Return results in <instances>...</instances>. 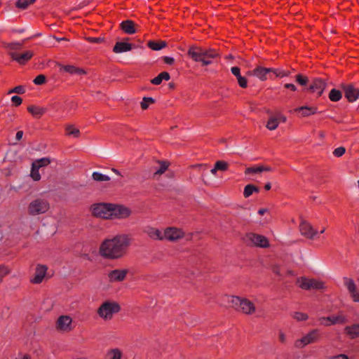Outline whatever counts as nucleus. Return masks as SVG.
<instances>
[{
    "instance_id": "obj_1",
    "label": "nucleus",
    "mask_w": 359,
    "mask_h": 359,
    "mask_svg": "<svg viewBox=\"0 0 359 359\" xmlns=\"http://www.w3.org/2000/svg\"><path fill=\"white\" fill-rule=\"evenodd\" d=\"M130 244V238L128 235H116L102 241L99 248V253L103 258L118 259L126 255Z\"/></svg>"
},
{
    "instance_id": "obj_2",
    "label": "nucleus",
    "mask_w": 359,
    "mask_h": 359,
    "mask_svg": "<svg viewBox=\"0 0 359 359\" xmlns=\"http://www.w3.org/2000/svg\"><path fill=\"white\" fill-rule=\"evenodd\" d=\"M187 55L194 62H201L202 66L211 65L213 62V60L219 56L218 52L215 49H205L197 46H190L188 49Z\"/></svg>"
},
{
    "instance_id": "obj_3",
    "label": "nucleus",
    "mask_w": 359,
    "mask_h": 359,
    "mask_svg": "<svg viewBox=\"0 0 359 359\" xmlns=\"http://www.w3.org/2000/svg\"><path fill=\"white\" fill-rule=\"evenodd\" d=\"M121 311L120 305L116 302L106 301L97 309V315L104 320H109L115 313Z\"/></svg>"
},
{
    "instance_id": "obj_4",
    "label": "nucleus",
    "mask_w": 359,
    "mask_h": 359,
    "mask_svg": "<svg viewBox=\"0 0 359 359\" xmlns=\"http://www.w3.org/2000/svg\"><path fill=\"white\" fill-rule=\"evenodd\" d=\"M229 302L232 306L238 311H242L245 314H252L255 311V306L252 302L237 296H231Z\"/></svg>"
},
{
    "instance_id": "obj_5",
    "label": "nucleus",
    "mask_w": 359,
    "mask_h": 359,
    "mask_svg": "<svg viewBox=\"0 0 359 359\" xmlns=\"http://www.w3.org/2000/svg\"><path fill=\"white\" fill-rule=\"evenodd\" d=\"M321 338V333L318 329H313L302 338L295 340L294 346L297 348H302L304 346L318 342Z\"/></svg>"
},
{
    "instance_id": "obj_6",
    "label": "nucleus",
    "mask_w": 359,
    "mask_h": 359,
    "mask_svg": "<svg viewBox=\"0 0 359 359\" xmlns=\"http://www.w3.org/2000/svg\"><path fill=\"white\" fill-rule=\"evenodd\" d=\"M49 208L48 201L43 198H36L29 204L28 213L32 216L43 214L48 210Z\"/></svg>"
},
{
    "instance_id": "obj_7",
    "label": "nucleus",
    "mask_w": 359,
    "mask_h": 359,
    "mask_svg": "<svg viewBox=\"0 0 359 359\" xmlns=\"http://www.w3.org/2000/svg\"><path fill=\"white\" fill-rule=\"evenodd\" d=\"M111 214L110 219H125L131 215L132 211L123 205L111 203Z\"/></svg>"
},
{
    "instance_id": "obj_8",
    "label": "nucleus",
    "mask_w": 359,
    "mask_h": 359,
    "mask_svg": "<svg viewBox=\"0 0 359 359\" xmlns=\"http://www.w3.org/2000/svg\"><path fill=\"white\" fill-rule=\"evenodd\" d=\"M111 203L94 204L91 208L92 213L95 217L110 219L111 218Z\"/></svg>"
},
{
    "instance_id": "obj_9",
    "label": "nucleus",
    "mask_w": 359,
    "mask_h": 359,
    "mask_svg": "<svg viewBox=\"0 0 359 359\" xmlns=\"http://www.w3.org/2000/svg\"><path fill=\"white\" fill-rule=\"evenodd\" d=\"M245 241L248 245H252L259 248H268L269 246V240L264 236L255 233H248L245 235Z\"/></svg>"
},
{
    "instance_id": "obj_10",
    "label": "nucleus",
    "mask_w": 359,
    "mask_h": 359,
    "mask_svg": "<svg viewBox=\"0 0 359 359\" xmlns=\"http://www.w3.org/2000/svg\"><path fill=\"white\" fill-rule=\"evenodd\" d=\"M299 287L303 290H309L311 289L321 290L325 287L324 283L316 279H309L305 277H301L297 279Z\"/></svg>"
},
{
    "instance_id": "obj_11",
    "label": "nucleus",
    "mask_w": 359,
    "mask_h": 359,
    "mask_svg": "<svg viewBox=\"0 0 359 359\" xmlns=\"http://www.w3.org/2000/svg\"><path fill=\"white\" fill-rule=\"evenodd\" d=\"M320 323L325 326H330L332 325H343L348 322L347 316L342 312H339L336 315L327 317H322L319 319Z\"/></svg>"
},
{
    "instance_id": "obj_12",
    "label": "nucleus",
    "mask_w": 359,
    "mask_h": 359,
    "mask_svg": "<svg viewBox=\"0 0 359 359\" xmlns=\"http://www.w3.org/2000/svg\"><path fill=\"white\" fill-rule=\"evenodd\" d=\"M184 236L182 229L175 227H168L163 232V240L176 241Z\"/></svg>"
},
{
    "instance_id": "obj_13",
    "label": "nucleus",
    "mask_w": 359,
    "mask_h": 359,
    "mask_svg": "<svg viewBox=\"0 0 359 359\" xmlns=\"http://www.w3.org/2000/svg\"><path fill=\"white\" fill-rule=\"evenodd\" d=\"M128 273L126 269H114L107 273V278L109 283H120L123 281Z\"/></svg>"
},
{
    "instance_id": "obj_14",
    "label": "nucleus",
    "mask_w": 359,
    "mask_h": 359,
    "mask_svg": "<svg viewBox=\"0 0 359 359\" xmlns=\"http://www.w3.org/2000/svg\"><path fill=\"white\" fill-rule=\"evenodd\" d=\"M301 234L309 239H313L318 233L311 224L306 221H302L299 225Z\"/></svg>"
},
{
    "instance_id": "obj_15",
    "label": "nucleus",
    "mask_w": 359,
    "mask_h": 359,
    "mask_svg": "<svg viewBox=\"0 0 359 359\" xmlns=\"http://www.w3.org/2000/svg\"><path fill=\"white\" fill-rule=\"evenodd\" d=\"M286 121H287L286 116L280 113H278L276 116H271L269 118V120L266 123V127L269 130H274L278 127V125L280 123H285V122H286Z\"/></svg>"
},
{
    "instance_id": "obj_16",
    "label": "nucleus",
    "mask_w": 359,
    "mask_h": 359,
    "mask_svg": "<svg viewBox=\"0 0 359 359\" xmlns=\"http://www.w3.org/2000/svg\"><path fill=\"white\" fill-rule=\"evenodd\" d=\"M72 319L69 316H61L57 320V329L58 330L69 332L72 330Z\"/></svg>"
},
{
    "instance_id": "obj_17",
    "label": "nucleus",
    "mask_w": 359,
    "mask_h": 359,
    "mask_svg": "<svg viewBox=\"0 0 359 359\" xmlns=\"http://www.w3.org/2000/svg\"><path fill=\"white\" fill-rule=\"evenodd\" d=\"M47 266L46 265L38 264L36 267V271L34 277L31 279V282L34 284L41 283L47 271Z\"/></svg>"
},
{
    "instance_id": "obj_18",
    "label": "nucleus",
    "mask_w": 359,
    "mask_h": 359,
    "mask_svg": "<svg viewBox=\"0 0 359 359\" xmlns=\"http://www.w3.org/2000/svg\"><path fill=\"white\" fill-rule=\"evenodd\" d=\"M33 55V52L31 50H27L22 53H11V58L20 65L25 64L32 57Z\"/></svg>"
},
{
    "instance_id": "obj_19",
    "label": "nucleus",
    "mask_w": 359,
    "mask_h": 359,
    "mask_svg": "<svg viewBox=\"0 0 359 359\" xmlns=\"http://www.w3.org/2000/svg\"><path fill=\"white\" fill-rule=\"evenodd\" d=\"M325 86L326 83L323 79H316L313 80L308 90L312 93H316L318 96H320L323 93Z\"/></svg>"
},
{
    "instance_id": "obj_20",
    "label": "nucleus",
    "mask_w": 359,
    "mask_h": 359,
    "mask_svg": "<svg viewBox=\"0 0 359 359\" xmlns=\"http://www.w3.org/2000/svg\"><path fill=\"white\" fill-rule=\"evenodd\" d=\"M345 97L349 102H354L359 97V88H355L353 85H347L344 87Z\"/></svg>"
},
{
    "instance_id": "obj_21",
    "label": "nucleus",
    "mask_w": 359,
    "mask_h": 359,
    "mask_svg": "<svg viewBox=\"0 0 359 359\" xmlns=\"http://www.w3.org/2000/svg\"><path fill=\"white\" fill-rule=\"evenodd\" d=\"M270 68H266L262 67H257L250 72V74L257 77L261 81H266L268 79V75L271 74Z\"/></svg>"
},
{
    "instance_id": "obj_22",
    "label": "nucleus",
    "mask_w": 359,
    "mask_h": 359,
    "mask_svg": "<svg viewBox=\"0 0 359 359\" xmlns=\"http://www.w3.org/2000/svg\"><path fill=\"white\" fill-rule=\"evenodd\" d=\"M144 232L151 239L163 240V232L158 229L147 226L144 228Z\"/></svg>"
},
{
    "instance_id": "obj_23",
    "label": "nucleus",
    "mask_w": 359,
    "mask_h": 359,
    "mask_svg": "<svg viewBox=\"0 0 359 359\" xmlns=\"http://www.w3.org/2000/svg\"><path fill=\"white\" fill-rule=\"evenodd\" d=\"M132 49L133 44L125 41H118L113 47V52L115 53H123L130 51Z\"/></svg>"
},
{
    "instance_id": "obj_24",
    "label": "nucleus",
    "mask_w": 359,
    "mask_h": 359,
    "mask_svg": "<svg viewBox=\"0 0 359 359\" xmlns=\"http://www.w3.org/2000/svg\"><path fill=\"white\" fill-rule=\"evenodd\" d=\"M231 72L236 77L239 86L243 88H247L248 81L245 77L241 76V69L238 67H233Z\"/></svg>"
},
{
    "instance_id": "obj_25",
    "label": "nucleus",
    "mask_w": 359,
    "mask_h": 359,
    "mask_svg": "<svg viewBox=\"0 0 359 359\" xmlns=\"http://www.w3.org/2000/svg\"><path fill=\"white\" fill-rule=\"evenodd\" d=\"M345 334L350 339H356L359 337V323L346 326L344 328Z\"/></svg>"
},
{
    "instance_id": "obj_26",
    "label": "nucleus",
    "mask_w": 359,
    "mask_h": 359,
    "mask_svg": "<svg viewBox=\"0 0 359 359\" xmlns=\"http://www.w3.org/2000/svg\"><path fill=\"white\" fill-rule=\"evenodd\" d=\"M60 69H63L65 72L70 74H77V75H84L86 74V72L82 69L76 67L74 65H61Z\"/></svg>"
},
{
    "instance_id": "obj_27",
    "label": "nucleus",
    "mask_w": 359,
    "mask_h": 359,
    "mask_svg": "<svg viewBox=\"0 0 359 359\" xmlns=\"http://www.w3.org/2000/svg\"><path fill=\"white\" fill-rule=\"evenodd\" d=\"M121 29L127 34H133L136 32L133 21L127 20L121 23Z\"/></svg>"
},
{
    "instance_id": "obj_28",
    "label": "nucleus",
    "mask_w": 359,
    "mask_h": 359,
    "mask_svg": "<svg viewBox=\"0 0 359 359\" xmlns=\"http://www.w3.org/2000/svg\"><path fill=\"white\" fill-rule=\"evenodd\" d=\"M301 114L302 117L309 116L317 113V109L313 107L302 106L294 109Z\"/></svg>"
},
{
    "instance_id": "obj_29",
    "label": "nucleus",
    "mask_w": 359,
    "mask_h": 359,
    "mask_svg": "<svg viewBox=\"0 0 359 359\" xmlns=\"http://www.w3.org/2000/svg\"><path fill=\"white\" fill-rule=\"evenodd\" d=\"M27 111L34 117L40 118L43 116L46 111V109L43 107H40L35 105H30L27 107Z\"/></svg>"
},
{
    "instance_id": "obj_30",
    "label": "nucleus",
    "mask_w": 359,
    "mask_h": 359,
    "mask_svg": "<svg viewBox=\"0 0 359 359\" xmlns=\"http://www.w3.org/2000/svg\"><path fill=\"white\" fill-rule=\"evenodd\" d=\"M170 79V76L169 73L167 72H161L157 76L152 79L151 80V83L154 85L158 86L160 85L163 80L168 81Z\"/></svg>"
},
{
    "instance_id": "obj_31",
    "label": "nucleus",
    "mask_w": 359,
    "mask_h": 359,
    "mask_svg": "<svg viewBox=\"0 0 359 359\" xmlns=\"http://www.w3.org/2000/svg\"><path fill=\"white\" fill-rule=\"evenodd\" d=\"M122 356L123 353L118 348L108 350L107 352V357L108 359H122Z\"/></svg>"
},
{
    "instance_id": "obj_32",
    "label": "nucleus",
    "mask_w": 359,
    "mask_h": 359,
    "mask_svg": "<svg viewBox=\"0 0 359 359\" xmlns=\"http://www.w3.org/2000/svg\"><path fill=\"white\" fill-rule=\"evenodd\" d=\"M259 189L254 184H247L243 191L245 198L250 197L253 193H259Z\"/></svg>"
},
{
    "instance_id": "obj_33",
    "label": "nucleus",
    "mask_w": 359,
    "mask_h": 359,
    "mask_svg": "<svg viewBox=\"0 0 359 359\" xmlns=\"http://www.w3.org/2000/svg\"><path fill=\"white\" fill-rule=\"evenodd\" d=\"M148 47L153 50H160L162 48H165L167 45L165 41H149L147 43Z\"/></svg>"
},
{
    "instance_id": "obj_34",
    "label": "nucleus",
    "mask_w": 359,
    "mask_h": 359,
    "mask_svg": "<svg viewBox=\"0 0 359 359\" xmlns=\"http://www.w3.org/2000/svg\"><path fill=\"white\" fill-rule=\"evenodd\" d=\"M342 94L340 90L333 88L329 93V98L332 102H338L341 99Z\"/></svg>"
},
{
    "instance_id": "obj_35",
    "label": "nucleus",
    "mask_w": 359,
    "mask_h": 359,
    "mask_svg": "<svg viewBox=\"0 0 359 359\" xmlns=\"http://www.w3.org/2000/svg\"><path fill=\"white\" fill-rule=\"evenodd\" d=\"M271 73L273 74L276 77L283 78L285 76H288L290 74V71H286L283 69H274L270 68Z\"/></svg>"
},
{
    "instance_id": "obj_36",
    "label": "nucleus",
    "mask_w": 359,
    "mask_h": 359,
    "mask_svg": "<svg viewBox=\"0 0 359 359\" xmlns=\"http://www.w3.org/2000/svg\"><path fill=\"white\" fill-rule=\"evenodd\" d=\"M344 283L350 293L351 292H355L356 286L353 279L345 277L344 278Z\"/></svg>"
},
{
    "instance_id": "obj_37",
    "label": "nucleus",
    "mask_w": 359,
    "mask_h": 359,
    "mask_svg": "<svg viewBox=\"0 0 359 359\" xmlns=\"http://www.w3.org/2000/svg\"><path fill=\"white\" fill-rule=\"evenodd\" d=\"M92 177L95 181L97 182H104L110 180V177L108 175H104L99 172H93Z\"/></svg>"
},
{
    "instance_id": "obj_38",
    "label": "nucleus",
    "mask_w": 359,
    "mask_h": 359,
    "mask_svg": "<svg viewBox=\"0 0 359 359\" xmlns=\"http://www.w3.org/2000/svg\"><path fill=\"white\" fill-rule=\"evenodd\" d=\"M36 0H18L16 2V7L22 10L27 8V7L34 4Z\"/></svg>"
},
{
    "instance_id": "obj_39",
    "label": "nucleus",
    "mask_w": 359,
    "mask_h": 359,
    "mask_svg": "<svg viewBox=\"0 0 359 359\" xmlns=\"http://www.w3.org/2000/svg\"><path fill=\"white\" fill-rule=\"evenodd\" d=\"M66 132L67 135H72L74 137H78L80 135L79 130L72 125L66 127Z\"/></svg>"
},
{
    "instance_id": "obj_40",
    "label": "nucleus",
    "mask_w": 359,
    "mask_h": 359,
    "mask_svg": "<svg viewBox=\"0 0 359 359\" xmlns=\"http://www.w3.org/2000/svg\"><path fill=\"white\" fill-rule=\"evenodd\" d=\"M50 163V160L48 158H41L35 161L32 164L39 168L46 166Z\"/></svg>"
},
{
    "instance_id": "obj_41",
    "label": "nucleus",
    "mask_w": 359,
    "mask_h": 359,
    "mask_svg": "<svg viewBox=\"0 0 359 359\" xmlns=\"http://www.w3.org/2000/svg\"><path fill=\"white\" fill-rule=\"evenodd\" d=\"M292 316L297 321H305L309 318V316L302 312H294L292 313Z\"/></svg>"
},
{
    "instance_id": "obj_42",
    "label": "nucleus",
    "mask_w": 359,
    "mask_h": 359,
    "mask_svg": "<svg viewBox=\"0 0 359 359\" xmlns=\"http://www.w3.org/2000/svg\"><path fill=\"white\" fill-rule=\"evenodd\" d=\"M155 102V100L150 97H144L141 102V107L142 109H147L150 104Z\"/></svg>"
},
{
    "instance_id": "obj_43",
    "label": "nucleus",
    "mask_w": 359,
    "mask_h": 359,
    "mask_svg": "<svg viewBox=\"0 0 359 359\" xmlns=\"http://www.w3.org/2000/svg\"><path fill=\"white\" fill-rule=\"evenodd\" d=\"M11 272V269L8 268V266L1 264L0 265V283L2 282L3 278L9 274Z\"/></svg>"
},
{
    "instance_id": "obj_44",
    "label": "nucleus",
    "mask_w": 359,
    "mask_h": 359,
    "mask_svg": "<svg viewBox=\"0 0 359 359\" xmlns=\"http://www.w3.org/2000/svg\"><path fill=\"white\" fill-rule=\"evenodd\" d=\"M39 168L34 166L32 164L31 170V177L34 181H39L41 179V175L39 172Z\"/></svg>"
},
{
    "instance_id": "obj_45",
    "label": "nucleus",
    "mask_w": 359,
    "mask_h": 359,
    "mask_svg": "<svg viewBox=\"0 0 359 359\" xmlns=\"http://www.w3.org/2000/svg\"><path fill=\"white\" fill-rule=\"evenodd\" d=\"M215 165H216V168H217L218 170H221V171H226L228 170V168H229V164L226 161H217L215 163Z\"/></svg>"
},
{
    "instance_id": "obj_46",
    "label": "nucleus",
    "mask_w": 359,
    "mask_h": 359,
    "mask_svg": "<svg viewBox=\"0 0 359 359\" xmlns=\"http://www.w3.org/2000/svg\"><path fill=\"white\" fill-rule=\"evenodd\" d=\"M168 168V163L167 162H161L159 168L155 171L154 175H161L165 172Z\"/></svg>"
},
{
    "instance_id": "obj_47",
    "label": "nucleus",
    "mask_w": 359,
    "mask_h": 359,
    "mask_svg": "<svg viewBox=\"0 0 359 359\" xmlns=\"http://www.w3.org/2000/svg\"><path fill=\"white\" fill-rule=\"evenodd\" d=\"M25 93V88L23 86H18L8 91V94L18 93L23 94Z\"/></svg>"
},
{
    "instance_id": "obj_48",
    "label": "nucleus",
    "mask_w": 359,
    "mask_h": 359,
    "mask_svg": "<svg viewBox=\"0 0 359 359\" xmlns=\"http://www.w3.org/2000/svg\"><path fill=\"white\" fill-rule=\"evenodd\" d=\"M259 172H262L261 165L257 166V167H249V168H247L245 170V175H248V174H251V173H259Z\"/></svg>"
},
{
    "instance_id": "obj_49",
    "label": "nucleus",
    "mask_w": 359,
    "mask_h": 359,
    "mask_svg": "<svg viewBox=\"0 0 359 359\" xmlns=\"http://www.w3.org/2000/svg\"><path fill=\"white\" fill-rule=\"evenodd\" d=\"M33 82L35 85H42L46 82V76L43 74H39L36 76Z\"/></svg>"
},
{
    "instance_id": "obj_50",
    "label": "nucleus",
    "mask_w": 359,
    "mask_h": 359,
    "mask_svg": "<svg viewBox=\"0 0 359 359\" xmlns=\"http://www.w3.org/2000/svg\"><path fill=\"white\" fill-rule=\"evenodd\" d=\"M296 81L301 86H306L308 83V78L306 76H304L302 74H297L296 76Z\"/></svg>"
},
{
    "instance_id": "obj_51",
    "label": "nucleus",
    "mask_w": 359,
    "mask_h": 359,
    "mask_svg": "<svg viewBox=\"0 0 359 359\" xmlns=\"http://www.w3.org/2000/svg\"><path fill=\"white\" fill-rule=\"evenodd\" d=\"M345 151H346V149L344 147H339L336 148L334 150L333 154L336 157H340L344 154Z\"/></svg>"
},
{
    "instance_id": "obj_52",
    "label": "nucleus",
    "mask_w": 359,
    "mask_h": 359,
    "mask_svg": "<svg viewBox=\"0 0 359 359\" xmlns=\"http://www.w3.org/2000/svg\"><path fill=\"white\" fill-rule=\"evenodd\" d=\"M11 101L16 107L20 105L22 102V98L18 95H13L11 97Z\"/></svg>"
},
{
    "instance_id": "obj_53",
    "label": "nucleus",
    "mask_w": 359,
    "mask_h": 359,
    "mask_svg": "<svg viewBox=\"0 0 359 359\" xmlns=\"http://www.w3.org/2000/svg\"><path fill=\"white\" fill-rule=\"evenodd\" d=\"M350 294L353 302H359V290L355 289V292H351Z\"/></svg>"
},
{
    "instance_id": "obj_54",
    "label": "nucleus",
    "mask_w": 359,
    "mask_h": 359,
    "mask_svg": "<svg viewBox=\"0 0 359 359\" xmlns=\"http://www.w3.org/2000/svg\"><path fill=\"white\" fill-rule=\"evenodd\" d=\"M163 61L165 64L172 65L175 62V59L172 57L165 56L163 57Z\"/></svg>"
},
{
    "instance_id": "obj_55",
    "label": "nucleus",
    "mask_w": 359,
    "mask_h": 359,
    "mask_svg": "<svg viewBox=\"0 0 359 359\" xmlns=\"http://www.w3.org/2000/svg\"><path fill=\"white\" fill-rule=\"evenodd\" d=\"M278 337H279V341H280V343H282V344L286 343L287 337L283 332H282V331L279 332Z\"/></svg>"
},
{
    "instance_id": "obj_56",
    "label": "nucleus",
    "mask_w": 359,
    "mask_h": 359,
    "mask_svg": "<svg viewBox=\"0 0 359 359\" xmlns=\"http://www.w3.org/2000/svg\"><path fill=\"white\" fill-rule=\"evenodd\" d=\"M328 359H348V357L345 354H339L337 355L331 356Z\"/></svg>"
},
{
    "instance_id": "obj_57",
    "label": "nucleus",
    "mask_w": 359,
    "mask_h": 359,
    "mask_svg": "<svg viewBox=\"0 0 359 359\" xmlns=\"http://www.w3.org/2000/svg\"><path fill=\"white\" fill-rule=\"evenodd\" d=\"M88 40L90 42L94 43H100L101 41H103V39H101V38H95V37H90V38H88Z\"/></svg>"
},
{
    "instance_id": "obj_58",
    "label": "nucleus",
    "mask_w": 359,
    "mask_h": 359,
    "mask_svg": "<svg viewBox=\"0 0 359 359\" xmlns=\"http://www.w3.org/2000/svg\"><path fill=\"white\" fill-rule=\"evenodd\" d=\"M284 87L285 88L291 90L292 91L297 90V87L292 83H286V84H285Z\"/></svg>"
},
{
    "instance_id": "obj_59",
    "label": "nucleus",
    "mask_w": 359,
    "mask_h": 359,
    "mask_svg": "<svg viewBox=\"0 0 359 359\" xmlns=\"http://www.w3.org/2000/svg\"><path fill=\"white\" fill-rule=\"evenodd\" d=\"M15 359H31V357L27 354L20 353Z\"/></svg>"
},
{
    "instance_id": "obj_60",
    "label": "nucleus",
    "mask_w": 359,
    "mask_h": 359,
    "mask_svg": "<svg viewBox=\"0 0 359 359\" xmlns=\"http://www.w3.org/2000/svg\"><path fill=\"white\" fill-rule=\"evenodd\" d=\"M272 270L274 273L278 276H280V267L278 266H274Z\"/></svg>"
},
{
    "instance_id": "obj_61",
    "label": "nucleus",
    "mask_w": 359,
    "mask_h": 359,
    "mask_svg": "<svg viewBox=\"0 0 359 359\" xmlns=\"http://www.w3.org/2000/svg\"><path fill=\"white\" fill-rule=\"evenodd\" d=\"M22 136H23V131L19 130L16 133L15 138L17 140L19 141L22 139Z\"/></svg>"
},
{
    "instance_id": "obj_62",
    "label": "nucleus",
    "mask_w": 359,
    "mask_h": 359,
    "mask_svg": "<svg viewBox=\"0 0 359 359\" xmlns=\"http://www.w3.org/2000/svg\"><path fill=\"white\" fill-rule=\"evenodd\" d=\"M261 168H262V172H264V171H266V172H269V171H272V168L269 166H263V165H261Z\"/></svg>"
},
{
    "instance_id": "obj_63",
    "label": "nucleus",
    "mask_w": 359,
    "mask_h": 359,
    "mask_svg": "<svg viewBox=\"0 0 359 359\" xmlns=\"http://www.w3.org/2000/svg\"><path fill=\"white\" fill-rule=\"evenodd\" d=\"M267 212V209L266 208H262V209H259L258 210V213L260 215H263L265 212Z\"/></svg>"
},
{
    "instance_id": "obj_64",
    "label": "nucleus",
    "mask_w": 359,
    "mask_h": 359,
    "mask_svg": "<svg viewBox=\"0 0 359 359\" xmlns=\"http://www.w3.org/2000/svg\"><path fill=\"white\" fill-rule=\"evenodd\" d=\"M271 188V184L270 182H267L265 186H264V189L267 191L270 190Z\"/></svg>"
}]
</instances>
